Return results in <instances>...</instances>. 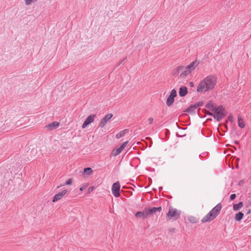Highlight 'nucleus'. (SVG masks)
Segmentation results:
<instances>
[{
    "instance_id": "16",
    "label": "nucleus",
    "mask_w": 251,
    "mask_h": 251,
    "mask_svg": "<svg viewBox=\"0 0 251 251\" xmlns=\"http://www.w3.org/2000/svg\"><path fill=\"white\" fill-rule=\"evenodd\" d=\"M197 109L195 104L191 105L186 110V112L190 113H195L196 109Z\"/></svg>"
},
{
    "instance_id": "13",
    "label": "nucleus",
    "mask_w": 251,
    "mask_h": 251,
    "mask_svg": "<svg viewBox=\"0 0 251 251\" xmlns=\"http://www.w3.org/2000/svg\"><path fill=\"white\" fill-rule=\"evenodd\" d=\"M135 217L137 218H142L144 219L147 218L148 216V214L147 213V210L146 208L143 211H138L137 212L135 215Z\"/></svg>"
},
{
    "instance_id": "28",
    "label": "nucleus",
    "mask_w": 251,
    "mask_h": 251,
    "mask_svg": "<svg viewBox=\"0 0 251 251\" xmlns=\"http://www.w3.org/2000/svg\"><path fill=\"white\" fill-rule=\"evenodd\" d=\"M170 96L174 97V98L176 96V91L175 89H173L170 93Z\"/></svg>"
},
{
    "instance_id": "39",
    "label": "nucleus",
    "mask_w": 251,
    "mask_h": 251,
    "mask_svg": "<svg viewBox=\"0 0 251 251\" xmlns=\"http://www.w3.org/2000/svg\"><path fill=\"white\" fill-rule=\"evenodd\" d=\"M68 192L67 190H64V195H65Z\"/></svg>"
},
{
    "instance_id": "11",
    "label": "nucleus",
    "mask_w": 251,
    "mask_h": 251,
    "mask_svg": "<svg viewBox=\"0 0 251 251\" xmlns=\"http://www.w3.org/2000/svg\"><path fill=\"white\" fill-rule=\"evenodd\" d=\"M215 218V216L213 214L209 212L207 215H206L201 220L202 223H205L211 221Z\"/></svg>"
},
{
    "instance_id": "29",
    "label": "nucleus",
    "mask_w": 251,
    "mask_h": 251,
    "mask_svg": "<svg viewBox=\"0 0 251 251\" xmlns=\"http://www.w3.org/2000/svg\"><path fill=\"white\" fill-rule=\"evenodd\" d=\"M73 182V179L70 178L65 183V185H71Z\"/></svg>"
},
{
    "instance_id": "19",
    "label": "nucleus",
    "mask_w": 251,
    "mask_h": 251,
    "mask_svg": "<svg viewBox=\"0 0 251 251\" xmlns=\"http://www.w3.org/2000/svg\"><path fill=\"white\" fill-rule=\"evenodd\" d=\"M205 107L212 111H213L215 108L216 107L211 101H209L208 103H207Z\"/></svg>"
},
{
    "instance_id": "43",
    "label": "nucleus",
    "mask_w": 251,
    "mask_h": 251,
    "mask_svg": "<svg viewBox=\"0 0 251 251\" xmlns=\"http://www.w3.org/2000/svg\"><path fill=\"white\" fill-rule=\"evenodd\" d=\"M251 205V202L248 203V206Z\"/></svg>"
},
{
    "instance_id": "26",
    "label": "nucleus",
    "mask_w": 251,
    "mask_h": 251,
    "mask_svg": "<svg viewBox=\"0 0 251 251\" xmlns=\"http://www.w3.org/2000/svg\"><path fill=\"white\" fill-rule=\"evenodd\" d=\"M189 221L192 223H196L197 222V219L194 217H191L189 218Z\"/></svg>"
},
{
    "instance_id": "41",
    "label": "nucleus",
    "mask_w": 251,
    "mask_h": 251,
    "mask_svg": "<svg viewBox=\"0 0 251 251\" xmlns=\"http://www.w3.org/2000/svg\"><path fill=\"white\" fill-rule=\"evenodd\" d=\"M251 213V210H249L248 211V212H247V214H250V213Z\"/></svg>"
},
{
    "instance_id": "25",
    "label": "nucleus",
    "mask_w": 251,
    "mask_h": 251,
    "mask_svg": "<svg viewBox=\"0 0 251 251\" xmlns=\"http://www.w3.org/2000/svg\"><path fill=\"white\" fill-rule=\"evenodd\" d=\"M26 5H28L33 2L37 1L38 0H24Z\"/></svg>"
},
{
    "instance_id": "31",
    "label": "nucleus",
    "mask_w": 251,
    "mask_h": 251,
    "mask_svg": "<svg viewBox=\"0 0 251 251\" xmlns=\"http://www.w3.org/2000/svg\"><path fill=\"white\" fill-rule=\"evenodd\" d=\"M204 111H205V113L207 114V115H210V116H212L213 117V115L214 114L211 113V112H210L206 110H204Z\"/></svg>"
},
{
    "instance_id": "3",
    "label": "nucleus",
    "mask_w": 251,
    "mask_h": 251,
    "mask_svg": "<svg viewBox=\"0 0 251 251\" xmlns=\"http://www.w3.org/2000/svg\"><path fill=\"white\" fill-rule=\"evenodd\" d=\"M179 216L180 213L174 208H170L167 214V216L169 219H174V220L177 219Z\"/></svg>"
},
{
    "instance_id": "38",
    "label": "nucleus",
    "mask_w": 251,
    "mask_h": 251,
    "mask_svg": "<svg viewBox=\"0 0 251 251\" xmlns=\"http://www.w3.org/2000/svg\"><path fill=\"white\" fill-rule=\"evenodd\" d=\"M85 186H82L80 188V190L81 191H82L83 190H84L85 189Z\"/></svg>"
},
{
    "instance_id": "17",
    "label": "nucleus",
    "mask_w": 251,
    "mask_h": 251,
    "mask_svg": "<svg viewBox=\"0 0 251 251\" xmlns=\"http://www.w3.org/2000/svg\"><path fill=\"white\" fill-rule=\"evenodd\" d=\"M243 216L244 214L241 212H239L235 214V220L239 222L243 219Z\"/></svg>"
},
{
    "instance_id": "23",
    "label": "nucleus",
    "mask_w": 251,
    "mask_h": 251,
    "mask_svg": "<svg viewBox=\"0 0 251 251\" xmlns=\"http://www.w3.org/2000/svg\"><path fill=\"white\" fill-rule=\"evenodd\" d=\"M122 151V150H121V148H118L117 149H114L113 151V155L115 156H117L118 154H119Z\"/></svg>"
},
{
    "instance_id": "22",
    "label": "nucleus",
    "mask_w": 251,
    "mask_h": 251,
    "mask_svg": "<svg viewBox=\"0 0 251 251\" xmlns=\"http://www.w3.org/2000/svg\"><path fill=\"white\" fill-rule=\"evenodd\" d=\"M243 205L242 202H240L237 204H234L233 206V210L235 211L238 210L243 207Z\"/></svg>"
},
{
    "instance_id": "14",
    "label": "nucleus",
    "mask_w": 251,
    "mask_h": 251,
    "mask_svg": "<svg viewBox=\"0 0 251 251\" xmlns=\"http://www.w3.org/2000/svg\"><path fill=\"white\" fill-rule=\"evenodd\" d=\"M187 88L182 86L179 88V95L180 97H184L187 94Z\"/></svg>"
},
{
    "instance_id": "2",
    "label": "nucleus",
    "mask_w": 251,
    "mask_h": 251,
    "mask_svg": "<svg viewBox=\"0 0 251 251\" xmlns=\"http://www.w3.org/2000/svg\"><path fill=\"white\" fill-rule=\"evenodd\" d=\"M213 112L214 113V118L218 122L221 121L226 114V112L222 106L216 107Z\"/></svg>"
},
{
    "instance_id": "8",
    "label": "nucleus",
    "mask_w": 251,
    "mask_h": 251,
    "mask_svg": "<svg viewBox=\"0 0 251 251\" xmlns=\"http://www.w3.org/2000/svg\"><path fill=\"white\" fill-rule=\"evenodd\" d=\"M96 117L95 114H91L90 116H89L86 119L84 122L83 124L82 125V128H85L88 125L92 123L94 120V118Z\"/></svg>"
},
{
    "instance_id": "5",
    "label": "nucleus",
    "mask_w": 251,
    "mask_h": 251,
    "mask_svg": "<svg viewBox=\"0 0 251 251\" xmlns=\"http://www.w3.org/2000/svg\"><path fill=\"white\" fill-rule=\"evenodd\" d=\"M120 185L119 181L113 184L112 186V192L115 197L120 196Z\"/></svg>"
},
{
    "instance_id": "6",
    "label": "nucleus",
    "mask_w": 251,
    "mask_h": 251,
    "mask_svg": "<svg viewBox=\"0 0 251 251\" xmlns=\"http://www.w3.org/2000/svg\"><path fill=\"white\" fill-rule=\"evenodd\" d=\"M184 71H185V67L184 66H178L176 68V70L175 71L174 75H179V76L181 78H185L187 76V75H183V73Z\"/></svg>"
},
{
    "instance_id": "40",
    "label": "nucleus",
    "mask_w": 251,
    "mask_h": 251,
    "mask_svg": "<svg viewBox=\"0 0 251 251\" xmlns=\"http://www.w3.org/2000/svg\"><path fill=\"white\" fill-rule=\"evenodd\" d=\"M169 230L170 232H173L175 230V228H171Z\"/></svg>"
},
{
    "instance_id": "35",
    "label": "nucleus",
    "mask_w": 251,
    "mask_h": 251,
    "mask_svg": "<svg viewBox=\"0 0 251 251\" xmlns=\"http://www.w3.org/2000/svg\"><path fill=\"white\" fill-rule=\"evenodd\" d=\"M189 85L190 87H193L194 86V83L193 82H190L189 83Z\"/></svg>"
},
{
    "instance_id": "20",
    "label": "nucleus",
    "mask_w": 251,
    "mask_h": 251,
    "mask_svg": "<svg viewBox=\"0 0 251 251\" xmlns=\"http://www.w3.org/2000/svg\"><path fill=\"white\" fill-rule=\"evenodd\" d=\"M127 130H128L127 129H125V130L121 131L120 132L118 133L116 135V138L117 139H119V138H121L122 137L125 136V134L127 133Z\"/></svg>"
},
{
    "instance_id": "36",
    "label": "nucleus",
    "mask_w": 251,
    "mask_h": 251,
    "mask_svg": "<svg viewBox=\"0 0 251 251\" xmlns=\"http://www.w3.org/2000/svg\"><path fill=\"white\" fill-rule=\"evenodd\" d=\"M148 120L150 124H152V123L153 122V119L151 117H150L149 118Z\"/></svg>"
},
{
    "instance_id": "24",
    "label": "nucleus",
    "mask_w": 251,
    "mask_h": 251,
    "mask_svg": "<svg viewBox=\"0 0 251 251\" xmlns=\"http://www.w3.org/2000/svg\"><path fill=\"white\" fill-rule=\"evenodd\" d=\"M93 172V170L92 168L88 167L84 169V173L88 174V175H91Z\"/></svg>"
},
{
    "instance_id": "27",
    "label": "nucleus",
    "mask_w": 251,
    "mask_h": 251,
    "mask_svg": "<svg viewBox=\"0 0 251 251\" xmlns=\"http://www.w3.org/2000/svg\"><path fill=\"white\" fill-rule=\"evenodd\" d=\"M128 141H126V142H124L122 145L120 147V148H121V150L123 151L124 150V149L126 147V146L127 145V144H128Z\"/></svg>"
},
{
    "instance_id": "7",
    "label": "nucleus",
    "mask_w": 251,
    "mask_h": 251,
    "mask_svg": "<svg viewBox=\"0 0 251 251\" xmlns=\"http://www.w3.org/2000/svg\"><path fill=\"white\" fill-rule=\"evenodd\" d=\"M146 209L147 210V213L148 216H150L154 214H155L157 212H160L162 210V207L161 206L158 207H153L151 208H146Z\"/></svg>"
},
{
    "instance_id": "30",
    "label": "nucleus",
    "mask_w": 251,
    "mask_h": 251,
    "mask_svg": "<svg viewBox=\"0 0 251 251\" xmlns=\"http://www.w3.org/2000/svg\"><path fill=\"white\" fill-rule=\"evenodd\" d=\"M203 104V101H199L196 104H195V105L196 106V108L201 106Z\"/></svg>"
},
{
    "instance_id": "32",
    "label": "nucleus",
    "mask_w": 251,
    "mask_h": 251,
    "mask_svg": "<svg viewBox=\"0 0 251 251\" xmlns=\"http://www.w3.org/2000/svg\"><path fill=\"white\" fill-rule=\"evenodd\" d=\"M204 111H205V113L207 114V115H210V116H212L213 117V115L214 114L211 113V112H210L206 110H204Z\"/></svg>"
},
{
    "instance_id": "12",
    "label": "nucleus",
    "mask_w": 251,
    "mask_h": 251,
    "mask_svg": "<svg viewBox=\"0 0 251 251\" xmlns=\"http://www.w3.org/2000/svg\"><path fill=\"white\" fill-rule=\"evenodd\" d=\"M60 124L58 122H53L51 124H48L46 126V128L49 131H52L56 129L59 126Z\"/></svg>"
},
{
    "instance_id": "34",
    "label": "nucleus",
    "mask_w": 251,
    "mask_h": 251,
    "mask_svg": "<svg viewBox=\"0 0 251 251\" xmlns=\"http://www.w3.org/2000/svg\"><path fill=\"white\" fill-rule=\"evenodd\" d=\"M228 120L229 121H230V122H233V117L232 115H229L228 117Z\"/></svg>"
},
{
    "instance_id": "21",
    "label": "nucleus",
    "mask_w": 251,
    "mask_h": 251,
    "mask_svg": "<svg viewBox=\"0 0 251 251\" xmlns=\"http://www.w3.org/2000/svg\"><path fill=\"white\" fill-rule=\"evenodd\" d=\"M238 124L239 126L240 127H241V128L245 127V125L244 122L243 121V120L240 116H238Z\"/></svg>"
},
{
    "instance_id": "15",
    "label": "nucleus",
    "mask_w": 251,
    "mask_h": 251,
    "mask_svg": "<svg viewBox=\"0 0 251 251\" xmlns=\"http://www.w3.org/2000/svg\"><path fill=\"white\" fill-rule=\"evenodd\" d=\"M63 198V192H59L55 195L52 199V202H55L61 200Z\"/></svg>"
},
{
    "instance_id": "33",
    "label": "nucleus",
    "mask_w": 251,
    "mask_h": 251,
    "mask_svg": "<svg viewBox=\"0 0 251 251\" xmlns=\"http://www.w3.org/2000/svg\"><path fill=\"white\" fill-rule=\"evenodd\" d=\"M236 195H235V194H232V195L230 196V200H234V199H235V198H236Z\"/></svg>"
},
{
    "instance_id": "37",
    "label": "nucleus",
    "mask_w": 251,
    "mask_h": 251,
    "mask_svg": "<svg viewBox=\"0 0 251 251\" xmlns=\"http://www.w3.org/2000/svg\"><path fill=\"white\" fill-rule=\"evenodd\" d=\"M94 189V187L92 186L89 188V192L92 191Z\"/></svg>"
},
{
    "instance_id": "1",
    "label": "nucleus",
    "mask_w": 251,
    "mask_h": 251,
    "mask_svg": "<svg viewBox=\"0 0 251 251\" xmlns=\"http://www.w3.org/2000/svg\"><path fill=\"white\" fill-rule=\"evenodd\" d=\"M217 78L213 75L206 77L198 85L197 91L198 93L205 92L213 89L216 84Z\"/></svg>"
},
{
    "instance_id": "10",
    "label": "nucleus",
    "mask_w": 251,
    "mask_h": 251,
    "mask_svg": "<svg viewBox=\"0 0 251 251\" xmlns=\"http://www.w3.org/2000/svg\"><path fill=\"white\" fill-rule=\"evenodd\" d=\"M113 115L112 114H108L106 115L103 118H102L100 122V126L103 127L108 122V121L111 119Z\"/></svg>"
},
{
    "instance_id": "18",
    "label": "nucleus",
    "mask_w": 251,
    "mask_h": 251,
    "mask_svg": "<svg viewBox=\"0 0 251 251\" xmlns=\"http://www.w3.org/2000/svg\"><path fill=\"white\" fill-rule=\"evenodd\" d=\"M174 101V97L171 96H169V97L167 98L166 101V104L168 106H170Z\"/></svg>"
},
{
    "instance_id": "42",
    "label": "nucleus",
    "mask_w": 251,
    "mask_h": 251,
    "mask_svg": "<svg viewBox=\"0 0 251 251\" xmlns=\"http://www.w3.org/2000/svg\"><path fill=\"white\" fill-rule=\"evenodd\" d=\"M242 183V181H240L239 183V185H241V183Z\"/></svg>"
},
{
    "instance_id": "9",
    "label": "nucleus",
    "mask_w": 251,
    "mask_h": 251,
    "mask_svg": "<svg viewBox=\"0 0 251 251\" xmlns=\"http://www.w3.org/2000/svg\"><path fill=\"white\" fill-rule=\"evenodd\" d=\"M222 206L221 203H219L216 206H215L210 212L214 215L216 218L220 213L222 209Z\"/></svg>"
},
{
    "instance_id": "4",
    "label": "nucleus",
    "mask_w": 251,
    "mask_h": 251,
    "mask_svg": "<svg viewBox=\"0 0 251 251\" xmlns=\"http://www.w3.org/2000/svg\"><path fill=\"white\" fill-rule=\"evenodd\" d=\"M199 62L197 61L192 62L189 65L185 67V71L183 73V75H189L192 71L194 70L198 65Z\"/></svg>"
}]
</instances>
